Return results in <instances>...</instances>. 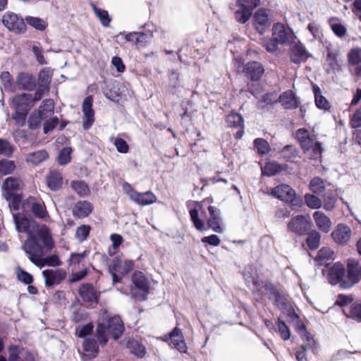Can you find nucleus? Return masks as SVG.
I'll return each instance as SVG.
<instances>
[{
    "instance_id": "1",
    "label": "nucleus",
    "mask_w": 361,
    "mask_h": 361,
    "mask_svg": "<svg viewBox=\"0 0 361 361\" xmlns=\"http://www.w3.org/2000/svg\"><path fill=\"white\" fill-rule=\"evenodd\" d=\"M263 286L268 294V299L271 301L275 308L288 319L298 318V314L295 312L288 294L284 290L278 288L269 281H265Z\"/></svg>"
},
{
    "instance_id": "2",
    "label": "nucleus",
    "mask_w": 361,
    "mask_h": 361,
    "mask_svg": "<svg viewBox=\"0 0 361 361\" xmlns=\"http://www.w3.org/2000/svg\"><path fill=\"white\" fill-rule=\"evenodd\" d=\"M125 331L124 324L119 316L115 315L109 317L106 323L99 322L97 326L96 336L99 343L102 345H105L109 338L107 334L110 335L115 341L119 339Z\"/></svg>"
},
{
    "instance_id": "3",
    "label": "nucleus",
    "mask_w": 361,
    "mask_h": 361,
    "mask_svg": "<svg viewBox=\"0 0 361 361\" xmlns=\"http://www.w3.org/2000/svg\"><path fill=\"white\" fill-rule=\"evenodd\" d=\"M131 281L133 286L130 288L132 298H137L140 301H145L149 293V284L147 277L142 271H135Z\"/></svg>"
},
{
    "instance_id": "4",
    "label": "nucleus",
    "mask_w": 361,
    "mask_h": 361,
    "mask_svg": "<svg viewBox=\"0 0 361 361\" xmlns=\"http://www.w3.org/2000/svg\"><path fill=\"white\" fill-rule=\"evenodd\" d=\"M134 269V262L131 260H126L123 263L121 259L114 257L109 264V272L112 277L114 284L121 283L123 278L128 274Z\"/></svg>"
},
{
    "instance_id": "5",
    "label": "nucleus",
    "mask_w": 361,
    "mask_h": 361,
    "mask_svg": "<svg viewBox=\"0 0 361 361\" xmlns=\"http://www.w3.org/2000/svg\"><path fill=\"white\" fill-rule=\"evenodd\" d=\"M260 4V0H237L238 8L235 11V18L240 23H245L251 17L252 11Z\"/></svg>"
},
{
    "instance_id": "6",
    "label": "nucleus",
    "mask_w": 361,
    "mask_h": 361,
    "mask_svg": "<svg viewBox=\"0 0 361 361\" xmlns=\"http://www.w3.org/2000/svg\"><path fill=\"white\" fill-rule=\"evenodd\" d=\"M2 22L10 31L16 34L23 33L26 30L24 20L13 12L6 13L3 16Z\"/></svg>"
},
{
    "instance_id": "7",
    "label": "nucleus",
    "mask_w": 361,
    "mask_h": 361,
    "mask_svg": "<svg viewBox=\"0 0 361 361\" xmlns=\"http://www.w3.org/2000/svg\"><path fill=\"white\" fill-rule=\"evenodd\" d=\"M352 235V230L345 224H338L331 233V238L338 245L345 246L348 244Z\"/></svg>"
},
{
    "instance_id": "8",
    "label": "nucleus",
    "mask_w": 361,
    "mask_h": 361,
    "mask_svg": "<svg viewBox=\"0 0 361 361\" xmlns=\"http://www.w3.org/2000/svg\"><path fill=\"white\" fill-rule=\"evenodd\" d=\"M13 219L16 229L18 233H25L30 235L33 228L37 224L30 215H25L23 213L13 214Z\"/></svg>"
},
{
    "instance_id": "9",
    "label": "nucleus",
    "mask_w": 361,
    "mask_h": 361,
    "mask_svg": "<svg viewBox=\"0 0 361 361\" xmlns=\"http://www.w3.org/2000/svg\"><path fill=\"white\" fill-rule=\"evenodd\" d=\"M46 287L50 288L59 285L65 280L67 273L63 269H47L42 271Z\"/></svg>"
},
{
    "instance_id": "10",
    "label": "nucleus",
    "mask_w": 361,
    "mask_h": 361,
    "mask_svg": "<svg viewBox=\"0 0 361 361\" xmlns=\"http://www.w3.org/2000/svg\"><path fill=\"white\" fill-rule=\"evenodd\" d=\"M271 31L272 36L281 44H289L295 37L292 30L281 23L274 24Z\"/></svg>"
},
{
    "instance_id": "11",
    "label": "nucleus",
    "mask_w": 361,
    "mask_h": 361,
    "mask_svg": "<svg viewBox=\"0 0 361 361\" xmlns=\"http://www.w3.org/2000/svg\"><path fill=\"white\" fill-rule=\"evenodd\" d=\"M287 229L298 235H305L309 230V222L303 215H297L291 219L287 224Z\"/></svg>"
},
{
    "instance_id": "12",
    "label": "nucleus",
    "mask_w": 361,
    "mask_h": 361,
    "mask_svg": "<svg viewBox=\"0 0 361 361\" xmlns=\"http://www.w3.org/2000/svg\"><path fill=\"white\" fill-rule=\"evenodd\" d=\"M274 195L286 202L291 203L292 204L296 205V193L295 191L287 184H281L276 186L274 191Z\"/></svg>"
},
{
    "instance_id": "13",
    "label": "nucleus",
    "mask_w": 361,
    "mask_h": 361,
    "mask_svg": "<svg viewBox=\"0 0 361 361\" xmlns=\"http://www.w3.org/2000/svg\"><path fill=\"white\" fill-rule=\"evenodd\" d=\"M253 20L254 27L260 35H263L271 25L270 18L264 9H259L256 11L254 14Z\"/></svg>"
},
{
    "instance_id": "14",
    "label": "nucleus",
    "mask_w": 361,
    "mask_h": 361,
    "mask_svg": "<svg viewBox=\"0 0 361 361\" xmlns=\"http://www.w3.org/2000/svg\"><path fill=\"white\" fill-rule=\"evenodd\" d=\"M93 98L92 96L85 97L82 102L83 128L88 129L94 121V112L92 109Z\"/></svg>"
},
{
    "instance_id": "15",
    "label": "nucleus",
    "mask_w": 361,
    "mask_h": 361,
    "mask_svg": "<svg viewBox=\"0 0 361 361\" xmlns=\"http://www.w3.org/2000/svg\"><path fill=\"white\" fill-rule=\"evenodd\" d=\"M345 270L344 266L340 263H335L329 269L328 272V281L331 285L339 284L341 288L342 281H344V275Z\"/></svg>"
},
{
    "instance_id": "16",
    "label": "nucleus",
    "mask_w": 361,
    "mask_h": 361,
    "mask_svg": "<svg viewBox=\"0 0 361 361\" xmlns=\"http://www.w3.org/2000/svg\"><path fill=\"white\" fill-rule=\"evenodd\" d=\"M207 209L209 214V217L207 220L208 226L216 233H223L224 229L221 226L222 221L221 211L218 208L211 205L208 207Z\"/></svg>"
},
{
    "instance_id": "17",
    "label": "nucleus",
    "mask_w": 361,
    "mask_h": 361,
    "mask_svg": "<svg viewBox=\"0 0 361 361\" xmlns=\"http://www.w3.org/2000/svg\"><path fill=\"white\" fill-rule=\"evenodd\" d=\"M78 294L85 302L92 304L97 303L99 294L97 293L92 283H83L78 290Z\"/></svg>"
},
{
    "instance_id": "18",
    "label": "nucleus",
    "mask_w": 361,
    "mask_h": 361,
    "mask_svg": "<svg viewBox=\"0 0 361 361\" xmlns=\"http://www.w3.org/2000/svg\"><path fill=\"white\" fill-rule=\"evenodd\" d=\"M13 105L16 111L28 112L34 106L32 94L23 93L16 95L13 99Z\"/></svg>"
},
{
    "instance_id": "19",
    "label": "nucleus",
    "mask_w": 361,
    "mask_h": 361,
    "mask_svg": "<svg viewBox=\"0 0 361 361\" xmlns=\"http://www.w3.org/2000/svg\"><path fill=\"white\" fill-rule=\"evenodd\" d=\"M16 85L20 90L32 91L37 87L36 79L30 73H20L16 78Z\"/></svg>"
},
{
    "instance_id": "20",
    "label": "nucleus",
    "mask_w": 361,
    "mask_h": 361,
    "mask_svg": "<svg viewBox=\"0 0 361 361\" xmlns=\"http://www.w3.org/2000/svg\"><path fill=\"white\" fill-rule=\"evenodd\" d=\"M130 198L140 205H149L157 201L156 195L151 191L145 192H139L132 190V192L129 193Z\"/></svg>"
},
{
    "instance_id": "21",
    "label": "nucleus",
    "mask_w": 361,
    "mask_h": 361,
    "mask_svg": "<svg viewBox=\"0 0 361 361\" xmlns=\"http://www.w3.org/2000/svg\"><path fill=\"white\" fill-rule=\"evenodd\" d=\"M8 361H35V357L32 352L27 350L23 360L20 359L21 348L18 345L11 344L8 346Z\"/></svg>"
},
{
    "instance_id": "22",
    "label": "nucleus",
    "mask_w": 361,
    "mask_h": 361,
    "mask_svg": "<svg viewBox=\"0 0 361 361\" xmlns=\"http://www.w3.org/2000/svg\"><path fill=\"white\" fill-rule=\"evenodd\" d=\"M244 71L252 80L257 81L264 74V68L259 62L250 61L245 65Z\"/></svg>"
},
{
    "instance_id": "23",
    "label": "nucleus",
    "mask_w": 361,
    "mask_h": 361,
    "mask_svg": "<svg viewBox=\"0 0 361 361\" xmlns=\"http://www.w3.org/2000/svg\"><path fill=\"white\" fill-rule=\"evenodd\" d=\"M93 206L92 203L88 201H78L73 207V215L76 218H85L87 217L92 212Z\"/></svg>"
},
{
    "instance_id": "24",
    "label": "nucleus",
    "mask_w": 361,
    "mask_h": 361,
    "mask_svg": "<svg viewBox=\"0 0 361 361\" xmlns=\"http://www.w3.org/2000/svg\"><path fill=\"white\" fill-rule=\"evenodd\" d=\"M310 56L309 53L301 44H294L290 49V61L295 63L305 61Z\"/></svg>"
},
{
    "instance_id": "25",
    "label": "nucleus",
    "mask_w": 361,
    "mask_h": 361,
    "mask_svg": "<svg viewBox=\"0 0 361 361\" xmlns=\"http://www.w3.org/2000/svg\"><path fill=\"white\" fill-rule=\"evenodd\" d=\"M47 187L52 191H57L62 188L63 176L56 170H51L47 176Z\"/></svg>"
},
{
    "instance_id": "26",
    "label": "nucleus",
    "mask_w": 361,
    "mask_h": 361,
    "mask_svg": "<svg viewBox=\"0 0 361 361\" xmlns=\"http://www.w3.org/2000/svg\"><path fill=\"white\" fill-rule=\"evenodd\" d=\"M313 219L318 228L323 233H327L330 231L331 226V219L322 212L316 211L313 213Z\"/></svg>"
},
{
    "instance_id": "27",
    "label": "nucleus",
    "mask_w": 361,
    "mask_h": 361,
    "mask_svg": "<svg viewBox=\"0 0 361 361\" xmlns=\"http://www.w3.org/2000/svg\"><path fill=\"white\" fill-rule=\"evenodd\" d=\"M227 126L238 128L235 135H243L244 133V121L243 116L237 113H231L226 116Z\"/></svg>"
},
{
    "instance_id": "28",
    "label": "nucleus",
    "mask_w": 361,
    "mask_h": 361,
    "mask_svg": "<svg viewBox=\"0 0 361 361\" xmlns=\"http://www.w3.org/2000/svg\"><path fill=\"white\" fill-rule=\"evenodd\" d=\"M242 274L247 287H250L252 284L255 289L258 290L261 286L258 276L254 273V268L252 266L245 267Z\"/></svg>"
},
{
    "instance_id": "29",
    "label": "nucleus",
    "mask_w": 361,
    "mask_h": 361,
    "mask_svg": "<svg viewBox=\"0 0 361 361\" xmlns=\"http://www.w3.org/2000/svg\"><path fill=\"white\" fill-rule=\"evenodd\" d=\"M44 121L43 133L44 134L51 133L57 126H59V130H62L66 128L68 123L66 121L59 122V119L56 116H52L48 119L47 118Z\"/></svg>"
},
{
    "instance_id": "30",
    "label": "nucleus",
    "mask_w": 361,
    "mask_h": 361,
    "mask_svg": "<svg viewBox=\"0 0 361 361\" xmlns=\"http://www.w3.org/2000/svg\"><path fill=\"white\" fill-rule=\"evenodd\" d=\"M278 101L286 109H296L298 106V101L292 91H286L283 92L280 95Z\"/></svg>"
},
{
    "instance_id": "31",
    "label": "nucleus",
    "mask_w": 361,
    "mask_h": 361,
    "mask_svg": "<svg viewBox=\"0 0 361 361\" xmlns=\"http://www.w3.org/2000/svg\"><path fill=\"white\" fill-rule=\"evenodd\" d=\"M49 154L44 149L38 150L27 154L25 161L32 165L37 166L48 159Z\"/></svg>"
},
{
    "instance_id": "32",
    "label": "nucleus",
    "mask_w": 361,
    "mask_h": 361,
    "mask_svg": "<svg viewBox=\"0 0 361 361\" xmlns=\"http://www.w3.org/2000/svg\"><path fill=\"white\" fill-rule=\"evenodd\" d=\"M28 238L25 241L22 246V249L25 252L43 253V247L41 244L37 242V239L32 237V233L27 235Z\"/></svg>"
},
{
    "instance_id": "33",
    "label": "nucleus",
    "mask_w": 361,
    "mask_h": 361,
    "mask_svg": "<svg viewBox=\"0 0 361 361\" xmlns=\"http://www.w3.org/2000/svg\"><path fill=\"white\" fill-rule=\"evenodd\" d=\"M360 274L359 271L347 270L346 271V279L342 281L341 288L349 289L354 286L356 283L360 281Z\"/></svg>"
},
{
    "instance_id": "34",
    "label": "nucleus",
    "mask_w": 361,
    "mask_h": 361,
    "mask_svg": "<svg viewBox=\"0 0 361 361\" xmlns=\"http://www.w3.org/2000/svg\"><path fill=\"white\" fill-rule=\"evenodd\" d=\"M127 348L132 354L137 357H143L146 354L145 345L137 341L133 340L128 341Z\"/></svg>"
},
{
    "instance_id": "35",
    "label": "nucleus",
    "mask_w": 361,
    "mask_h": 361,
    "mask_svg": "<svg viewBox=\"0 0 361 361\" xmlns=\"http://www.w3.org/2000/svg\"><path fill=\"white\" fill-rule=\"evenodd\" d=\"M282 171V166L276 161H269L262 168V175L271 177L279 173Z\"/></svg>"
},
{
    "instance_id": "36",
    "label": "nucleus",
    "mask_w": 361,
    "mask_h": 361,
    "mask_svg": "<svg viewBox=\"0 0 361 361\" xmlns=\"http://www.w3.org/2000/svg\"><path fill=\"white\" fill-rule=\"evenodd\" d=\"M307 235L306 238V244L310 250H317L320 244L321 235L316 230H312L306 233Z\"/></svg>"
},
{
    "instance_id": "37",
    "label": "nucleus",
    "mask_w": 361,
    "mask_h": 361,
    "mask_svg": "<svg viewBox=\"0 0 361 361\" xmlns=\"http://www.w3.org/2000/svg\"><path fill=\"white\" fill-rule=\"evenodd\" d=\"M336 202L337 194L332 190H328L323 195V207L326 211H331L334 209Z\"/></svg>"
},
{
    "instance_id": "38",
    "label": "nucleus",
    "mask_w": 361,
    "mask_h": 361,
    "mask_svg": "<svg viewBox=\"0 0 361 361\" xmlns=\"http://www.w3.org/2000/svg\"><path fill=\"white\" fill-rule=\"evenodd\" d=\"M71 186L82 197L89 195L90 190L88 185L83 180H72Z\"/></svg>"
},
{
    "instance_id": "39",
    "label": "nucleus",
    "mask_w": 361,
    "mask_h": 361,
    "mask_svg": "<svg viewBox=\"0 0 361 361\" xmlns=\"http://www.w3.org/2000/svg\"><path fill=\"white\" fill-rule=\"evenodd\" d=\"M313 90L314 93V100L316 106L320 109H329L331 107V104L328 102V100L322 95L319 87L317 85H314L313 87Z\"/></svg>"
},
{
    "instance_id": "40",
    "label": "nucleus",
    "mask_w": 361,
    "mask_h": 361,
    "mask_svg": "<svg viewBox=\"0 0 361 361\" xmlns=\"http://www.w3.org/2000/svg\"><path fill=\"white\" fill-rule=\"evenodd\" d=\"M309 188L312 193L320 195L325 190L323 179L319 176L312 178L310 182Z\"/></svg>"
},
{
    "instance_id": "41",
    "label": "nucleus",
    "mask_w": 361,
    "mask_h": 361,
    "mask_svg": "<svg viewBox=\"0 0 361 361\" xmlns=\"http://www.w3.org/2000/svg\"><path fill=\"white\" fill-rule=\"evenodd\" d=\"M83 350L91 353V357H95L99 351V345L94 338H86L82 343Z\"/></svg>"
},
{
    "instance_id": "42",
    "label": "nucleus",
    "mask_w": 361,
    "mask_h": 361,
    "mask_svg": "<svg viewBox=\"0 0 361 361\" xmlns=\"http://www.w3.org/2000/svg\"><path fill=\"white\" fill-rule=\"evenodd\" d=\"M306 205L312 209H318L322 206V201L314 193H306L304 195Z\"/></svg>"
},
{
    "instance_id": "43",
    "label": "nucleus",
    "mask_w": 361,
    "mask_h": 361,
    "mask_svg": "<svg viewBox=\"0 0 361 361\" xmlns=\"http://www.w3.org/2000/svg\"><path fill=\"white\" fill-rule=\"evenodd\" d=\"M46 118L36 110L32 112L28 119V126L31 130H37L41 127L42 122Z\"/></svg>"
},
{
    "instance_id": "44",
    "label": "nucleus",
    "mask_w": 361,
    "mask_h": 361,
    "mask_svg": "<svg viewBox=\"0 0 361 361\" xmlns=\"http://www.w3.org/2000/svg\"><path fill=\"white\" fill-rule=\"evenodd\" d=\"M54 103L52 99H47L42 102L39 109L36 110L46 118L54 114Z\"/></svg>"
},
{
    "instance_id": "45",
    "label": "nucleus",
    "mask_w": 361,
    "mask_h": 361,
    "mask_svg": "<svg viewBox=\"0 0 361 361\" xmlns=\"http://www.w3.org/2000/svg\"><path fill=\"white\" fill-rule=\"evenodd\" d=\"M51 81V73L49 68L42 70L38 75V85L49 90Z\"/></svg>"
},
{
    "instance_id": "46",
    "label": "nucleus",
    "mask_w": 361,
    "mask_h": 361,
    "mask_svg": "<svg viewBox=\"0 0 361 361\" xmlns=\"http://www.w3.org/2000/svg\"><path fill=\"white\" fill-rule=\"evenodd\" d=\"M50 231L46 226H40L39 224H35L32 231V237L37 239V242H40L45 238Z\"/></svg>"
},
{
    "instance_id": "47",
    "label": "nucleus",
    "mask_w": 361,
    "mask_h": 361,
    "mask_svg": "<svg viewBox=\"0 0 361 361\" xmlns=\"http://www.w3.org/2000/svg\"><path fill=\"white\" fill-rule=\"evenodd\" d=\"M72 148L71 147H63L59 153L57 161L59 165L64 166L71 161Z\"/></svg>"
},
{
    "instance_id": "48",
    "label": "nucleus",
    "mask_w": 361,
    "mask_h": 361,
    "mask_svg": "<svg viewBox=\"0 0 361 361\" xmlns=\"http://www.w3.org/2000/svg\"><path fill=\"white\" fill-rule=\"evenodd\" d=\"M1 89L13 91V77L8 71H4L0 75Z\"/></svg>"
},
{
    "instance_id": "49",
    "label": "nucleus",
    "mask_w": 361,
    "mask_h": 361,
    "mask_svg": "<svg viewBox=\"0 0 361 361\" xmlns=\"http://www.w3.org/2000/svg\"><path fill=\"white\" fill-rule=\"evenodd\" d=\"M334 252L333 250L327 247H322L317 252L316 260L320 263L323 261L324 262L334 259Z\"/></svg>"
},
{
    "instance_id": "50",
    "label": "nucleus",
    "mask_w": 361,
    "mask_h": 361,
    "mask_svg": "<svg viewBox=\"0 0 361 361\" xmlns=\"http://www.w3.org/2000/svg\"><path fill=\"white\" fill-rule=\"evenodd\" d=\"M93 11L96 16L99 18L101 24L104 27H108L111 20L108 12L105 10L99 8L94 5L92 6Z\"/></svg>"
},
{
    "instance_id": "51",
    "label": "nucleus",
    "mask_w": 361,
    "mask_h": 361,
    "mask_svg": "<svg viewBox=\"0 0 361 361\" xmlns=\"http://www.w3.org/2000/svg\"><path fill=\"white\" fill-rule=\"evenodd\" d=\"M94 325L90 322L81 326H78L75 329V335L81 338H85L93 332Z\"/></svg>"
},
{
    "instance_id": "52",
    "label": "nucleus",
    "mask_w": 361,
    "mask_h": 361,
    "mask_svg": "<svg viewBox=\"0 0 361 361\" xmlns=\"http://www.w3.org/2000/svg\"><path fill=\"white\" fill-rule=\"evenodd\" d=\"M16 276L18 281L25 285L32 284L34 281L33 276L20 267L16 269Z\"/></svg>"
},
{
    "instance_id": "53",
    "label": "nucleus",
    "mask_w": 361,
    "mask_h": 361,
    "mask_svg": "<svg viewBox=\"0 0 361 361\" xmlns=\"http://www.w3.org/2000/svg\"><path fill=\"white\" fill-rule=\"evenodd\" d=\"M190 219L195 228L201 231L204 228V222L200 218L198 210L196 208L191 209L189 211Z\"/></svg>"
},
{
    "instance_id": "54",
    "label": "nucleus",
    "mask_w": 361,
    "mask_h": 361,
    "mask_svg": "<svg viewBox=\"0 0 361 361\" xmlns=\"http://www.w3.org/2000/svg\"><path fill=\"white\" fill-rule=\"evenodd\" d=\"M25 21L28 25L40 31L44 30L47 26V23L44 20L37 17L27 16L25 18Z\"/></svg>"
},
{
    "instance_id": "55",
    "label": "nucleus",
    "mask_w": 361,
    "mask_h": 361,
    "mask_svg": "<svg viewBox=\"0 0 361 361\" xmlns=\"http://www.w3.org/2000/svg\"><path fill=\"white\" fill-rule=\"evenodd\" d=\"M32 213L39 219H45L48 214L46 207L40 202H35L31 205Z\"/></svg>"
},
{
    "instance_id": "56",
    "label": "nucleus",
    "mask_w": 361,
    "mask_h": 361,
    "mask_svg": "<svg viewBox=\"0 0 361 361\" xmlns=\"http://www.w3.org/2000/svg\"><path fill=\"white\" fill-rule=\"evenodd\" d=\"M111 140L116 148V150L121 154H126L129 151V145L121 137H111Z\"/></svg>"
},
{
    "instance_id": "57",
    "label": "nucleus",
    "mask_w": 361,
    "mask_h": 361,
    "mask_svg": "<svg viewBox=\"0 0 361 361\" xmlns=\"http://www.w3.org/2000/svg\"><path fill=\"white\" fill-rule=\"evenodd\" d=\"M255 147L257 149L258 154L264 155L270 151V147L267 140L258 137L254 140Z\"/></svg>"
},
{
    "instance_id": "58",
    "label": "nucleus",
    "mask_w": 361,
    "mask_h": 361,
    "mask_svg": "<svg viewBox=\"0 0 361 361\" xmlns=\"http://www.w3.org/2000/svg\"><path fill=\"white\" fill-rule=\"evenodd\" d=\"M262 44L268 52L273 53L277 51L280 43L272 36L271 38H263Z\"/></svg>"
},
{
    "instance_id": "59",
    "label": "nucleus",
    "mask_w": 361,
    "mask_h": 361,
    "mask_svg": "<svg viewBox=\"0 0 361 361\" xmlns=\"http://www.w3.org/2000/svg\"><path fill=\"white\" fill-rule=\"evenodd\" d=\"M16 169L13 161L8 159L0 160V173L4 175L11 174Z\"/></svg>"
},
{
    "instance_id": "60",
    "label": "nucleus",
    "mask_w": 361,
    "mask_h": 361,
    "mask_svg": "<svg viewBox=\"0 0 361 361\" xmlns=\"http://www.w3.org/2000/svg\"><path fill=\"white\" fill-rule=\"evenodd\" d=\"M279 331L281 334V338L284 341H288L290 338V331L286 322L282 320L280 317L277 319L276 323Z\"/></svg>"
},
{
    "instance_id": "61",
    "label": "nucleus",
    "mask_w": 361,
    "mask_h": 361,
    "mask_svg": "<svg viewBox=\"0 0 361 361\" xmlns=\"http://www.w3.org/2000/svg\"><path fill=\"white\" fill-rule=\"evenodd\" d=\"M276 95L274 93H267L262 96V99L259 100L258 105L261 109H266L269 106H271L274 102H277Z\"/></svg>"
},
{
    "instance_id": "62",
    "label": "nucleus",
    "mask_w": 361,
    "mask_h": 361,
    "mask_svg": "<svg viewBox=\"0 0 361 361\" xmlns=\"http://www.w3.org/2000/svg\"><path fill=\"white\" fill-rule=\"evenodd\" d=\"M348 317L358 322H361V303H352L350 307V314Z\"/></svg>"
},
{
    "instance_id": "63",
    "label": "nucleus",
    "mask_w": 361,
    "mask_h": 361,
    "mask_svg": "<svg viewBox=\"0 0 361 361\" xmlns=\"http://www.w3.org/2000/svg\"><path fill=\"white\" fill-rule=\"evenodd\" d=\"M13 147L6 140L0 138V154L10 157L13 153Z\"/></svg>"
},
{
    "instance_id": "64",
    "label": "nucleus",
    "mask_w": 361,
    "mask_h": 361,
    "mask_svg": "<svg viewBox=\"0 0 361 361\" xmlns=\"http://www.w3.org/2000/svg\"><path fill=\"white\" fill-rule=\"evenodd\" d=\"M348 61L349 63L355 65L359 63H361V48L360 47H355L353 48L348 55Z\"/></svg>"
}]
</instances>
